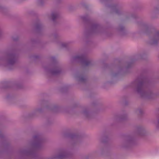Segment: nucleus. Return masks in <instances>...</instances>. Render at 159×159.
<instances>
[{"label": "nucleus", "instance_id": "1", "mask_svg": "<svg viewBox=\"0 0 159 159\" xmlns=\"http://www.w3.org/2000/svg\"><path fill=\"white\" fill-rule=\"evenodd\" d=\"M57 17V15L56 13H53L52 14V18L53 20H54Z\"/></svg>", "mask_w": 159, "mask_h": 159}, {"label": "nucleus", "instance_id": "2", "mask_svg": "<svg viewBox=\"0 0 159 159\" xmlns=\"http://www.w3.org/2000/svg\"><path fill=\"white\" fill-rule=\"evenodd\" d=\"M15 59L13 56L12 57L11 59L9 60V62L10 64H12L15 62Z\"/></svg>", "mask_w": 159, "mask_h": 159}, {"label": "nucleus", "instance_id": "3", "mask_svg": "<svg viewBox=\"0 0 159 159\" xmlns=\"http://www.w3.org/2000/svg\"><path fill=\"white\" fill-rule=\"evenodd\" d=\"M40 143L41 142V139H40Z\"/></svg>", "mask_w": 159, "mask_h": 159}]
</instances>
